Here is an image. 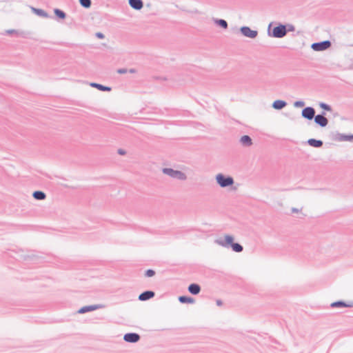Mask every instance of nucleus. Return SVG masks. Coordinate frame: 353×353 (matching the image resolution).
Wrapping results in <instances>:
<instances>
[{
  "label": "nucleus",
  "instance_id": "2",
  "mask_svg": "<svg viewBox=\"0 0 353 353\" xmlns=\"http://www.w3.org/2000/svg\"><path fill=\"white\" fill-rule=\"evenodd\" d=\"M162 172L170 177L179 181H185L188 176L185 173L180 170H174L172 168H164Z\"/></svg>",
  "mask_w": 353,
  "mask_h": 353
},
{
  "label": "nucleus",
  "instance_id": "3",
  "mask_svg": "<svg viewBox=\"0 0 353 353\" xmlns=\"http://www.w3.org/2000/svg\"><path fill=\"white\" fill-rule=\"evenodd\" d=\"M216 181L221 188H225L234 184V179L230 176H226L219 173L216 175Z\"/></svg>",
  "mask_w": 353,
  "mask_h": 353
},
{
  "label": "nucleus",
  "instance_id": "12",
  "mask_svg": "<svg viewBox=\"0 0 353 353\" xmlns=\"http://www.w3.org/2000/svg\"><path fill=\"white\" fill-rule=\"evenodd\" d=\"M154 295H155V293L153 291L147 290V291H145L139 294V300L141 301H148V300L153 298L154 296Z\"/></svg>",
  "mask_w": 353,
  "mask_h": 353
},
{
  "label": "nucleus",
  "instance_id": "37",
  "mask_svg": "<svg viewBox=\"0 0 353 353\" xmlns=\"http://www.w3.org/2000/svg\"><path fill=\"white\" fill-rule=\"evenodd\" d=\"M14 32H15L14 30H7V33L8 34H12V33H13Z\"/></svg>",
  "mask_w": 353,
  "mask_h": 353
},
{
  "label": "nucleus",
  "instance_id": "7",
  "mask_svg": "<svg viewBox=\"0 0 353 353\" xmlns=\"http://www.w3.org/2000/svg\"><path fill=\"white\" fill-rule=\"evenodd\" d=\"M315 110L312 107H306L302 110L301 116L307 120H312L315 117Z\"/></svg>",
  "mask_w": 353,
  "mask_h": 353
},
{
  "label": "nucleus",
  "instance_id": "36",
  "mask_svg": "<svg viewBox=\"0 0 353 353\" xmlns=\"http://www.w3.org/2000/svg\"><path fill=\"white\" fill-rule=\"evenodd\" d=\"M128 72H129L130 73H135L136 72V70L134 69V68H131L129 70H128Z\"/></svg>",
  "mask_w": 353,
  "mask_h": 353
},
{
  "label": "nucleus",
  "instance_id": "27",
  "mask_svg": "<svg viewBox=\"0 0 353 353\" xmlns=\"http://www.w3.org/2000/svg\"><path fill=\"white\" fill-rule=\"evenodd\" d=\"M155 274V272L153 270L149 269L145 271V276L147 277H152Z\"/></svg>",
  "mask_w": 353,
  "mask_h": 353
},
{
  "label": "nucleus",
  "instance_id": "32",
  "mask_svg": "<svg viewBox=\"0 0 353 353\" xmlns=\"http://www.w3.org/2000/svg\"><path fill=\"white\" fill-rule=\"evenodd\" d=\"M95 36L97 38L101 39L105 38V35L102 32H96Z\"/></svg>",
  "mask_w": 353,
  "mask_h": 353
},
{
  "label": "nucleus",
  "instance_id": "33",
  "mask_svg": "<svg viewBox=\"0 0 353 353\" xmlns=\"http://www.w3.org/2000/svg\"><path fill=\"white\" fill-rule=\"evenodd\" d=\"M117 152L120 155H125L126 154V152L123 149H119Z\"/></svg>",
  "mask_w": 353,
  "mask_h": 353
},
{
  "label": "nucleus",
  "instance_id": "20",
  "mask_svg": "<svg viewBox=\"0 0 353 353\" xmlns=\"http://www.w3.org/2000/svg\"><path fill=\"white\" fill-rule=\"evenodd\" d=\"M33 197L37 200H43L46 199V194L42 191H34L32 194Z\"/></svg>",
  "mask_w": 353,
  "mask_h": 353
},
{
  "label": "nucleus",
  "instance_id": "21",
  "mask_svg": "<svg viewBox=\"0 0 353 353\" xmlns=\"http://www.w3.org/2000/svg\"><path fill=\"white\" fill-rule=\"evenodd\" d=\"M179 301L181 303H194V299L192 297L186 296H181L179 297Z\"/></svg>",
  "mask_w": 353,
  "mask_h": 353
},
{
  "label": "nucleus",
  "instance_id": "18",
  "mask_svg": "<svg viewBox=\"0 0 353 353\" xmlns=\"http://www.w3.org/2000/svg\"><path fill=\"white\" fill-rule=\"evenodd\" d=\"M307 143L314 148H321L323 143L321 140H316L314 139H310L307 140Z\"/></svg>",
  "mask_w": 353,
  "mask_h": 353
},
{
  "label": "nucleus",
  "instance_id": "6",
  "mask_svg": "<svg viewBox=\"0 0 353 353\" xmlns=\"http://www.w3.org/2000/svg\"><path fill=\"white\" fill-rule=\"evenodd\" d=\"M240 32L244 37L250 39H255L258 35L256 30H252L248 26H242L240 28Z\"/></svg>",
  "mask_w": 353,
  "mask_h": 353
},
{
  "label": "nucleus",
  "instance_id": "24",
  "mask_svg": "<svg viewBox=\"0 0 353 353\" xmlns=\"http://www.w3.org/2000/svg\"><path fill=\"white\" fill-rule=\"evenodd\" d=\"M80 5L85 8H90L92 5L91 0H79Z\"/></svg>",
  "mask_w": 353,
  "mask_h": 353
},
{
  "label": "nucleus",
  "instance_id": "16",
  "mask_svg": "<svg viewBox=\"0 0 353 353\" xmlns=\"http://www.w3.org/2000/svg\"><path fill=\"white\" fill-rule=\"evenodd\" d=\"M240 143L243 146L248 147V146H250L252 144V139L250 138V136H248V135H243L240 139Z\"/></svg>",
  "mask_w": 353,
  "mask_h": 353
},
{
  "label": "nucleus",
  "instance_id": "15",
  "mask_svg": "<svg viewBox=\"0 0 353 353\" xmlns=\"http://www.w3.org/2000/svg\"><path fill=\"white\" fill-rule=\"evenodd\" d=\"M287 105V103L283 100H276L273 102L272 106L275 110H281Z\"/></svg>",
  "mask_w": 353,
  "mask_h": 353
},
{
  "label": "nucleus",
  "instance_id": "28",
  "mask_svg": "<svg viewBox=\"0 0 353 353\" xmlns=\"http://www.w3.org/2000/svg\"><path fill=\"white\" fill-rule=\"evenodd\" d=\"M342 140H344V141H350L353 142V135H345L343 136Z\"/></svg>",
  "mask_w": 353,
  "mask_h": 353
},
{
  "label": "nucleus",
  "instance_id": "14",
  "mask_svg": "<svg viewBox=\"0 0 353 353\" xmlns=\"http://www.w3.org/2000/svg\"><path fill=\"white\" fill-rule=\"evenodd\" d=\"M188 291L193 295H196L201 292V287L197 283H192L188 286Z\"/></svg>",
  "mask_w": 353,
  "mask_h": 353
},
{
  "label": "nucleus",
  "instance_id": "23",
  "mask_svg": "<svg viewBox=\"0 0 353 353\" xmlns=\"http://www.w3.org/2000/svg\"><path fill=\"white\" fill-rule=\"evenodd\" d=\"M54 14L61 19H64L66 17V14L59 8L54 9Z\"/></svg>",
  "mask_w": 353,
  "mask_h": 353
},
{
  "label": "nucleus",
  "instance_id": "8",
  "mask_svg": "<svg viewBox=\"0 0 353 353\" xmlns=\"http://www.w3.org/2000/svg\"><path fill=\"white\" fill-rule=\"evenodd\" d=\"M325 113L323 112L322 114L316 115L314 119V122L322 128L327 126L329 122L328 119L325 117Z\"/></svg>",
  "mask_w": 353,
  "mask_h": 353
},
{
  "label": "nucleus",
  "instance_id": "26",
  "mask_svg": "<svg viewBox=\"0 0 353 353\" xmlns=\"http://www.w3.org/2000/svg\"><path fill=\"white\" fill-rule=\"evenodd\" d=\"M305 105V102L303 101H296L294 103L295 108H302Z\"/></svg>",
  "mask_w": 353,
  "mask_h": 353
},
{
  "label": "nucleus",
  "instance_id": "31",
  "mask_svg": "<svg viewBox=\"0 0 353 353\" xmlns=\"http://www.w3.org/2000/svg\"><path fill=\"white\" fill-rule=\"evenodd\" d=\"M128 72V70L126 68H119L117 70V73L123 74Z\"/></svg>",
  "mask_w": 353,
  "mask_h": 353
},
{
  "label": "nucleus",
  "instance_id": "30",
  "mask_svg": "<svg viewBox=\"0 0 353 353\" xmlns=\"http://www.w3.org/2000/svg\"><path fill=\"white\" fill-rule=\"evenodd\" d=\"M286 26H287V32L294 31V26L293 25L288 24Z\"/></svg>",
  "mask_w": 353,
  "mask_h": 353
},
{
  "label": "nucleus",
  "instance_id": "34",
  "mask_svg": "<svg viewBox=\"0 0 353 353\" xmlns=\"http://www.w3.org/2000/svg\"><path fill=\"white\" fill-rule=\"evenodd\" d=\"M291 211L292 213H298L301 211V210L296 208H292Z\"/></svg>",
  "mask_w": 353,
  "mask_h": 353
},
{
  "label": "nucleus",
  "instance_id": "17",
  "mask_svg": "<svg viewBox=\"0 0 353 353\" xmlns=\"http://www.w3.org/2000/svg\"><path fill=\"white\" fill-rule=\"evenodd\" d=\"M30 9L32 11V12H34V14L39 17L44 18H48L49 17L48 14L42 9H39L34 7H30Z\"/></svg>",
  "mask_w": 353,
  "mask_h": 353
},
{
  "label": "nucleus",
  "instance_id": "1",
  "mask_svg": "<svg viewBox=\"0 0 353 353\" xmlns=\"http://www.w3.org/2000/svg\"><path fill=\"white\" fill-rule=\"evenodd\" d=\"M214 243L223 248H232L235 252H241L243 250V246L238 243H234V237L230 234H225L224 238H219L215 239Z\"/></svg>",
  "mask_w": 353,
  "mask_h": 353
},
{
  "label": "nucleus",
  "instance_id": "11",
  "mask_svg": "<svg viewBox=\"0 0 353 353\" xmlns=\"http://www.w3.org/2000/svg\"><path fill=\"white\" fill-rule=\"evenodd\" d=\"M102 307H103L102 305H87V306H84V307H82L81 308H80L79 310L78 311V313L84 314L85 312L94 311L95 310L100 309Z\"/></svg>",
  "mask_w": 353,
  "mask_h": 353
},
{
  "label": "nucleus",
  "instance_id": "9",
  "mask_svg": "<svg viewBox=\"0 0 353 353\" xmlns=\"http://www.w3.org/2000/svg\"><path fill=\"white\" fill-rule=\"evenodd\" d=\"M140 335L137 333H127L124 335L123 339L128 343H137L140 340Z\"/></svg>",
  "mask_w": 353,
  "mask_h": 353
},
{
  "label": "nucleus",
  "instance_id": "29",
  "mask_svg": "<svg viewBox=\"0 0 353 353\" xmlns=\"http://www.w3.org/2000/svg\"><path fill=\"white\" fill-rule=\"evenodd\" d=\"M343 136H344V134L337 133L335 135L334 140L338 141H344V140H342Z\"/></svg>",
  "mask_w": 353,
  "mask_h": 353
},
{
  "label": "nucleus",
  "instance_id": "4",
  "mask_svg": "<svg viewBox=\"0 0 353 353\" xmlns=\"http://www.w3.org/2000/svg\"><path fill=\"white\" fill-rule=\"evenodd\" d=\"M271 26L272 23H270L268 26V34L272 37L283 38L287 34V26L285 25L279 24L273 28L272 33H270Z\"/></svg>",
  "mask_w": 353,
  "mask_h": 353
},
{
  "label": "nucleus",
  "instance_id": "13",
  "mask_svg": "<svg viewBox=\"0 0 353 353\" xmlns=\"http://www.w3.org/2000/svg\"><path fill=\"white\" fill-rule=\"evenodd\" d=\"M128 3L132 8L136 10H140L143 7V2L142 0H128Z\"/></svg>",
  "mask_w": 353,
  "mask_h": 353
},
{
  "label": "nucleus",
  "instance_id": "10",
  "mask_svg": "<svg viewBox=\"0 0 353 353\" xmlns=\"http://www.w3.org/2000/svg\"><path fill=\"white\" fill-rule=\"evenodd\" d=\"M330 306L332 307H353V301H348L345 303L343 301H338L331 303Z\"/></svg>",
  "mask_w": 353,
  "mask_h": 353
},
{
  "label": "nucleus",
  "instance_id": "5",
  "mask_svg": "<svg viewBox=\"0 0 353 353\" xmlns=\"http://www.w3.org/2000/svg\"><path fill=\"white\" fill-rule=\"evenodd\" d=\"M332 43L330 41H323L321 42L314 43L312 44L311 48L314 51H323L328 49Z\"/></svg>",
  "mask_w": 353,
  "mask_h": 353
},
{
  "label": "nucleus",
  "instance_id": "22",
  "mask_svg": "<svg viewBox=\"0 0 353 353\" xmlns=\"http://www.w3.org/2000/svg\"><path fill=\"white\" fill-rule=\"evenodd\" d=\"M214 23L219 26L220 27L224 28V29H227L228 28V22L224 20V19H214Z\"/></svg>",
  "mask_w": 353,
  "mask_h": 353
},
{
  "label": "nucleus",
  "instance_id": "38",
  "mask_svg": "<svg viewBox=\"0 0 353 353\" xmlns=\"http://www.w3.org/2000/svg\"><path fill=\"white\" fill-rule=\"evenodd\" d=\"M160 79L163 80V81H167L168 80V79L166 77H161Z\"/></svg>",
  "mask_w": 353,
  "mask_h": 353
},
{
  "label": "nucleus",
  "instance_id": "19",
  "mask_svg": "<svg viewBox=\"0 0 353 353\" xmlns=\"http://www.w3.org/2000/svg\"><path fill=\"white\" fill-rule=\"evenodd\" d=\"M90 86L92 88H97L98 90L101 91H110L111 88L103 85L101 84L97 83H91Z\"/></svg>",
  "mask_w": 353,
  "mask_h": 353
},
{
  "label": "nucleus",
  "instance_id": "35",
  "mask_svg": "<svg viewBox=\"0 0 353 353\" xmlns=\"http://www.w3.org/2000/svg\"><path fill=\"white\" fill-rule=\"evenodd\" d=\"M216 305H217L218 306H221V305H223V302H222V301H221V300H220V299H217V300L216 301Z\"/></svg>",
  "mask_w": 353,
  "mask_h": 353
},
{
  "label": "nucleus",
  "instance_id": "25",
  "mask_svg": "<svg viewBox=\"0 0 353 353\" xmlns=\"http://www.w3.org/2000/svg\"><path fill=\"white\" fill-rule=\"evenodd\" d=\"M319 105L321 109L325 111L331 112L332 110V107L325 103L320 102Z\"/></svg>",
  "mask_w": 353,
  "mask_h": 353
}]
</instances>
